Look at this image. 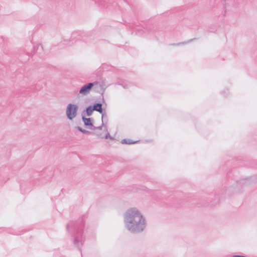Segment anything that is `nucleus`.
I'll return each instance as SVG.
<instances>
[{"instance_id": "5", "label": "nucleus", "mask_w": 257, "mask_h": 257, "mask_svg": "<svg viewBox=\"0 0 257 257\" xmlns=\"http://www.w3.org/2000/svg\"><path fill=\"white\" fill-rule=\"evenodd\" d=\"M84 123L86 125H92V120L90 118H83Z\"/></svg>"}, {"instance_id": "8", "label": "nucleus", "mask_w": 257, "mask_h": 257, "mask_svg": "<svg viewBox=\"0 0 257 257\" xmlns=\"http://www.w3.org/2000/svg\"><path fill=\"white\" fill-rule=\"evenodd\" d=\"M78 130L81 132H83L80 127H78Z\"/></svg>"}, {"instance_id": "6", "label": "nucleus", "mask_w": 257, "mask_h": 257, "mask_svg": "<svg viewBox=\"0 0 257 257\" xmlns=\"http://www.w3.org/2000/svg\"><path fill=\"white\" fill-rule=\"evenodd\" d=\"M93 109H92L90 107V108H88L87 109V112L88 113V115H90L91 114V112H92Z\"/></svg>"}, {"instance_id": "7", "label": "nucleus", "mask_w": 257, "mask_h": 257, "mask_svg": "<svg viewBox=\"0 0 257 257\" xmlns=\"http://www.w3.org/2000/svg\"><path fill=\"white\" fill-rule=\"evenodd\" d=\"M135 142H129L128 143H127L128 144H133Z\"/></svg>"}, {"instance_id": "9", "label": "nucleus", "mask_w": 257, "mask_h": 257, "mask_svg": "<svg viewBox=\"0 0 257 257\" xmlns=\"http://www.w3.org/2000/svg\"><path fill=\"white\" fill-rule=\"evenodd\" d=\"M125 140H123L122 143H124V142H125Z\"/></svg>"}, {"instance_id": "3", "label": "nucleus", "mask_w": 257, "mask_h": 257, "mask_svg": "<svg viewBox=\"0 0 257 257\" xmlns=\"http://www.w3.org/2000/svg\"><path fill=\"white\" fill-rule=\"evenodd\" d=\"M93 84L92 83H88L85 85H84L83 87L81 88V89L80 90V93L82 94H86V93H88L91 88V87L93 86Z\"/></svg>"}, {"instance_id": "4", "label": "nucleus", "mask_w": 257, "mask_h": 257, "mask_svg": "<svg viewBox=\"0 0 257 257\" xmlns=\"http://www.w3.org/2000/svg\"><path fill=\"white\" fill-rule=\"evenodd\" d=\"M93 110H96L99 112H102L101 104H96L93 106Z\"/></svg>"}, {"instance_id": "2", "label": "nucleus", "mask_w": 257, "mask_h": 257, "mask_svg": "<svg viewBox=\"0 0 257 257\" xmlns=\"http://www.w3.org/2000/svg\"><path fill=\"white\" fill-rule=\"evenodd\" d=\"M77 112V106L75 105L70 104L68 105L66 113L67 117L70 119H72L74 118L76 115Z\"/></svg>"}, {"instance_id": "1", "label": "nucleus", "mask_w": 257, "mask_h": 257, "mask_svg": "<svg viewBox=\"0 0 257 257\" xmlns=\"http://www.w3.org/2000/svg\"><path fill=\"white\" fill-rule=\"evenodd\" d=\"M125 219L126 227L131 231L142 230L144 227L145 220L136 209L130 210L125 215Z\"/></svg>"}]
</instances>
